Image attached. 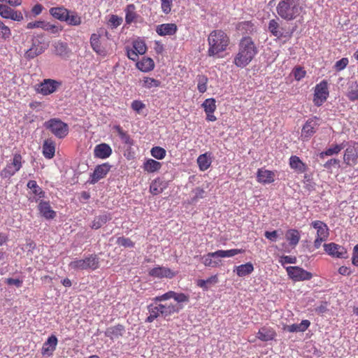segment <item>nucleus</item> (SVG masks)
<instances>
[{
	"label": "nucleus",
	"instance_id": "4c0bfd02",
	"mask_svg": "<svg viewBox=\"0 0 358 358\" xmlns=\"http://www.w3.org/2000/svg\"><path fill=\"white\" fill-rule=\"evenodd\" d=\"M254 271L253 264L250 262H248L245 264L236 266L234 271L239 277H244L250 274Z\"/></svg>",
	"mask_w": 358,
	"mask_h": 358
},
{
	"label": "nucleus",
	"instance_id": "aec40b11",
	"mask_svg": "<svg viewBox=\"0 0 358 358\" xmlns=\"http://www.w3.org/2000/svg\"><path fill=\"white\" fill-rule=\"evenodd\" d=\"M276 336L275 330L270 327H263L259 329L257 338L262 341L267 342L272 341Z\"/></svg>",
	"mask_w": 358,
	"mask_h": 358
},
{
	"label": "nucleus",
	"instance_id": "79ce46f5",
	"mask_svg": "<svg viewBox=\"0 0 358 358\" xmlns=\"http://www.w3.org/2000/svg\"><path fill=\"white\" fill-rule=\"evenodd\" d=\"M212 163V160L207 153L199 155L197 158V164L202 171L207 170Z\"/></svg>",
	"mask_w": 358,
	"mask_h": 358
},
{
	"label": "nucleus",
	"instance_id": "37998d69",
	"mask_svg": "<svg viewBox=\"0 0 358 358\" xmlns=\"http://www.w3.org/2000/svg\"><path fill=\"white\" fill-rule=\"evenodd\" d=\"M286 239L289 241L291 246L295 247L299 242L300 235L297 230L289 229L285 234Z\"/></svg>",
	"mask_w": 358,
	"mask_h": 358
},
{
	"label": "nucleus",
	"instance_id": "338daca9",
	"mask_svg": "<svg viewBox=\"0 0 358 358\" xmlns=\"http://www.w3.org/2000/svg\"><path fill=\"white\" fill-rule=\"evenodd\" d=\"M297 262L296 257L294 256H282L280 257L279 262L284 265L285 264H296Z\"/></svg>",
	"mask_w": 358,
	"mask_h": 358
},
{
	"label": "nucleus",
	"instance_id": "e433bc0d",
	"mask_svg": "<svg viewBox=\"0 0 358 358\" xmlns=\"http://www.w3.org/2000/svg\"><path fill=\"white\" fill-rule=\"evenodd\" d=\"M137 68L143 72L152 71L155 67L154 61L150 57H143L136 63Z\"/></svg>",
	"mask_w": 358,
	"mask_h": 358
},
{
	"label": "nucleus",
	"instance_id": "c756f323",
	"mask_svg": "<svg viewBox=\"0 0 358 358\" xmlns=\"http://www.w3.org/2000/svg\"><path fill=\"white\" fill-rule=\"evenodd\" d=\"M112 217L110 213H103L101 215L96 216L94 218L90 225V227L93 229H98L101 228L103 225H104L106 223H107L108 221H110Z\"/></svg>",
	"mask_w": 358,
	"mask_h": 358
},
{
	"label": "nucleus",
	"instance_id": "b1692460",
	"mask_svg": "<svg viewBox=\"0 0 358 358\" xmlns=\"http://www.w3.org/2000/svg\"><path fill=\"white\" fill-rule=\"evenodd\" d=\"M310 226L317 230V236L327 239L329 235V228L324 222L320 220L313 221Z\"/></svg>",
	"mask_w": 358,
	"mask_h": 358
},
{
	"label": "nucleus",
	"instance_id": "a878e982",
	"mask_svg": "<svg viewBox=\"0 0 358 358\" xmlns=\"http://www.w3.org/2000/svg\"><path fill=\"white\" fill-rule=\"evenodd\" d=\"M149 275L156 278H172L174 276V273L168 268L158 266L150 270Z\"/></svg>",
	"mask_w": 358,
	"mask_h": 358
},
{
	"label": "nucleus",
	"instance_id": "1a4fd4ad",
	"mask_svg": "<svg viewBox=\"0 0 358 358\" xmlns=\"http://www.w3.org/2000/svg\"><path fill=\"white\" fill-rule=\"evenodd\" d=\"M286 271L289 278L295 282L309 280L313 278V274L310 272L299 266H287Z\"/></svg>",
	"mask_w": 358,
	"mask_h": 358
},
{
	"label": "nucleus",
	"instance_id": "7c9ffc66",
	"mask_svg": "<svg viewBox=\"0 0 358 358\" xmlns=\"http://www.w3.org/2000/svg\"><path fill=\"white\" fill-rule=\"evenodd\" d=\"M53 46L55 48V52L57 55L63 58H67L69 57L71 50H69L67 43L59 41L55 42L53 44Z\"/></svg>",
	"mask_w": 358,
	"mask_h": 358
},
{
	"label": "nucleus",
	"instance_id": "a18cd8bd",
	"mask_svg": "<svg viewBox=\"0 0 358 358\" xmlns=\"http://www.w3.org/2000/svg\"><path fill=\"white\" fill-rule=\"evenodd\" d=\"M217 282V276L212 275L206 280H198L197 285L202 288L203 290H208L211 285L216 284Z\"/></svg>",
	"mask_w": 358,
	"mask_h": 358
},
{
	"label": "nucleus",
	"instance_id": "423d86ee",
	"mask_svg": "<svg viewBox=\"0 0 358 358\" xmlns=\"http://www.w3.org/2000/svg\"><path fill=\"white\" fill-rule=\"evenodd\" d=\"M43 126L58 138H64L69 134V126L59 118H52L44 122Z\"/></svg>",
	"mask_w": 358,
	"mask_h": 358
},
{
	"label": "nucleus",
	"instance_id": "603ef678",
	"mask_svg": "<svg viewBox=\"0 0 358 358\" xmlns=\"http://www.w3.org/2000/svg\"><path fill=\"white\" fill-rule=\"evenodd\" d=\"M161 85V81L156 80L153 78L144 77L143 87L148 89L159 87Z\"/></svg>",
	"mask_w": 358,
	"mask_h": 358
},
{
	"label": "nucleus",
	"instance_id": "864d4df0",
	"mask_svg": "<svg viewBox=\"0 0 358 358\" xmlns=\"http://www.w3.org/2000/svg\"><path fill=\"white\" fill-rule=\"evenodd\" d=\"M11 36V31L10 28L0 20V38L3 40L9 39Z\"/></svg>",
	"mask_w": 358,
	"mask_h": 358
},
{
	"label": "nucleus",
	"instance_id": "774afa93",
	"mask_svg": "<svg viewBox=\"0 0 358 358\" xmlns=\"http://www.w3.org/2000/svg\"><path fill=\"white\" fill-rule=\"evenodd\" d=\"M145 107V104L138 100H135L131 103V108L138 113H139Z\"/></svg>",
	"mask_w": 358,
	"mask_h": 358
},
{
	"label": "nucleus",
	"instance_id": "72a5a7b5",
	"mask_svg": "<svg viewBox=\"0 0 358 358\" xmlns=\"http://www.w3.org/2000/svg\"><path fill=\"white\" fill-rule=\"evenodd\" d=\"M55 153V144L51 139H47L43 145V155L46 159H52Z\"/></svg>",
	"mask_w": 358,
	"mask_h": 358
},
{
	"label": "nucleus",
	"instance_id": "5701e85b",
	"mask_svg": "<svg viewBox=\"0 0 358 358\" xmlns=\"http://www.w3.org/2000/svg\"><path fill=\"white\" fill-rule=\"evenodd\" d=\"M257 181L264 184H269L274 181L275 173L271 171L259 169L257 173Z\"/></svg>",
	"mask_w": 358,
	"mask_h": 358
},
{
	"label": "nucleus",
	"instance_id": "3c124183",
	"mask_svg": "<svg viewBox=\"0 0 358 358\" xmlns=\"http://www.w3.org/2000/svg\"><path fill=\"white\" fill-rule=\"evenodd\" d=\"M197 89L200 93H204L207 90L208 78L206 76L199 75L196 77Z\"/></svg>",
	"mask_w": 358,
	"mask_h": 358
},
{
	"label": "nucleus",
	"instance_id": "09e8293b",
	"mask_svg": "<svg viewBox=\"0 0 358 358\" xmlns=\"http://www.w3.org/2000/svg\"><path fill=\"white\" fill-rule=\"evenodd\" d=\"M213 252H208L206 255L202 257V262L206 266L216 267L219 265V261L216 260L217 257L213 256Z\"/></svg>",
	"mask_w": 358,
	"mask_h": 358
},
{
	"label": "nucleus",
	"instance_id": "a211bd4d",
	"mask_svg": "<svg viewBox=\"0 0 358 358\" xmlns=\"http://www.w3.org/2000/svg\"><path fill=\"white\" fill-rule=\"evenodd\" d=\"M90 45L92 50L98 55L105 56L106 50L101 42V36L98 33L92 34L90 39Z\"/></svg>",
	"mask_w": 358,
	"mask_h": 358
},
{
	"label": "nucleus",
	"instance_id": "de8ad7c7",
	"mask_svg": "<svg viewBox=\"0 0 358 358\" xmlns=\"http://www.w3.org/2000/svg\"><path fill=\"white\" fill-rule=\"evenodd\" d=\"M192 196L191 197L189 203L191 204H195L201 199L206 197V191L201 187H196L192 191Z\"/></svg>",
	"mask_w": 358,
	"mask_h": 358
},
{
	"label": "nucleus",
	"instance_id": "e2e57ef3",
	"mask_svg": "<svg viewBox=\"0 0 358 358\" xmlns=\"http://www.w3.org/2000/svg\"><path fill=\"white\" fill-rule=\"evenodd\" d=\"M173 299L177 302L176 304L182 305V303L188 302L189 297L188 295H186L184 293H177L175 292Z\"/></svg>",
	"mask_w": 358,
	"mask_h": 358
},
{
	"label": "nucleus",
	"instance_id": "c9c22d12",
	"mask_svg": "<svg viewBox=\"0 0 358 358\" xmlns=\"http://www.w3.org/2000/svg\"><path fill=\"white\" fill-rule=\"evenodd\" d=\"M310 325V322L308 320H303L301 321L300 324H293L292 325H288L285 327V329L289 332H303Z\"/></svg>",
	"mask_w": 358,
	"mask_h": 358
},
{
	"label": "nucleus",
	"instance_id": "f03ea898",
	"mask_svg": "<svg viewBox=\"0 0 358 358\" xmlns=\"http://www.w3.org/2000/svg\"><path fill=\"white\" fill-rule=\"evenodd\" d=\"M304 8L303 0H280L275 10L280 18L288 22L301 16Z\"/></svg>",
	"mask_w": 358,
	"mask_h": 358
},
{
	"label": "nucleus",
	"instance_id": "680f3d73",
	"mask_svg": "<svg viewBox=\"0 0 358 358\" xmlns=\"http://www.w3.org/2000/svg\"><path fill=\"white\" fill-rule=\"evenodd\" d=\"M43 29L52 34H57L62 31V28H59L58 26L45 22H44Z\"/></svg>",
	"mask_w": 358,
	"mask_h": 358
},
{
	"label": "nucleus",
	"instance_id": "bb28decb",
	"mask_svg": "<svg viewBox=\"0 0 358 358\" xmlns=\"http://www.w3.org/2000/svg\"><path fill=\"white\" fill-rule=\"evenodd\" d=\"M27 187L30 189L35 195L32 199H30L31 201L38 202L40 199L45 197V192L38 185L35 180H29L27 182Z\"/></svg>",
	"mask_w": 358,
	"mask_h": 358
},
{
	"label": "nucleus",
	"instance_id": "c85d7f7f",
	"mask_svg": "<svg viewBox=\"0 0 358 358\" xmlns=\"http://www.w3.org/2000/svg\"><path fill=\"white\" fill-rule=\"evenodd\" d=\"M124 331L125 329L123 325L117 324L107 328L104 331V334L106 336L109 337L110 339L113 340L122 336Z\"/></svg>",
	"mask_w": 358,
	"mask_h": 358
},
{
	"label": "nucleus",
	"instance_id": "13d9d810",
	"mask_svg": "<svg viewBox=\"0 0 358 358\" xmlns=\"http://www.w3.org/2000/svg\"><path fill=\"white\" fill-rule=\"evenodd\" d=\"M122 17L116 15H110V19L108 20V25L110 27L111 29H116L122 24Z\"/></svg>",
	"mask_w": 358,
	"mask_h": 358
},
{
	"label": "nucleus",
	"instance_id": "20e7f679",
	"mask_svg": "<svg viewBox=\"0 0 358 358\" xmlns=\"http://www.w3.org/2000/svg\"><path fill=\"white\" fill-rule=\"evenodd\" d=\"M229 41V37L224 31L217 29L211 31L208 37V55L219 57L220 53L227 50Z\"/></svg>",
	"mask_w": 358,
	"mask_h": 358
},
{
	"label": "nucleus",
	"instance_id": "49530a36",
	"mask_svg": "<svg viewBox=\"0 0 358 358\" xmlns=\"http://www.w3.org/2000/svg\"><path fill=\"white\" fill-rule=\"evenodd\" d=\"M115 129L117 131V134L123 143L129 146H131L134 144V141L130 138L129 135L119 125L115 126Z\"/></svg>",
	"mask_w": 358,
	"mask_h": 358
},
{
	"label": "nucleus",
	"instance_id": "0eeeda50",
	"mask_svg": "<svg viewBox=\"0 0 358 358\" xmlns=\"http://www.w3.org/2000/svg\"><path fill=\"white\" fill-rule=\"evenodd\" d=\"M22 156L15 153L10 162H8L6 166L0 172V176L2 179H10L22 167Z\"/></svg>",
	"mask_w": 358,
	"mask_h": 358
},
{
	"label": "nucleus",
	"instance_id": "a19ab883",
	"mask_svg": "<svg viewBox=\"0 0 358 358\" xmlns=\"http://www.w3.org/2000/svg\"><path fill=\"white\" fill-rule=\"evenodd\" d=\"M64 22L71 26H78L82 23V19L76 11L69 10L66 19Z\"/></svg>",
	"mask_w": 358,
	"mask_h": 358
},
{
	"label": "nucleus",
	"instance_id": "bf43d9fd",
	"mask_svg": "<svg viewBox=\"0 0 358 358\" xmlns=\"http://www.w3.org/2000/svg\"><path fill=\"white\" fill-rule=\"evenodd\" d=\"M117 243L124 248H133L134 246V243L130 238L124 236L117 238Z\"/></svg>",
	"mask_w": 358,
	"mask_h": 358
},
{
	"label": "nucleus",
	"instance_id": "c03bdc74",
	"mask_svg": "<svg viewBox=\"0 0 358 358\" xmlns=\"http://www.w3.org/2000/svg\"><path fill=\"white\" fill-rule=\"evenodd\" d=\"M346 96L351 101L358 100V84L357 82L350 83Z\"/></svg>",
	"mask_w": 358,
	"mask_h": 358
},
{
	"label": "nucleus",
	"instance_id": "9b49d317",
	"mask_svg": "<svg viewBox=\"0 0 358 358\" xmlns=\"http://www.w3.org/2000/svg\"><path fill=\"white\" fill-rule=\"evenodd\" d=\"M111 167L112 166L108 162L97 165L94 172L90 175V183L94 185L101 179L105 178Z\"/></svg>",
	"mask_w": 358,
	"mask_h": 358
},
{
	"label": "nucleus",
	"instance_id": "6e6552de",
	"mask_svg": "<svg viewBox=\"0 0 358 358\" xmlns=\"http://www.w3.org/2000/svg\"><path fill=\"white\" fill-rule=\"evenodd\" d=\"M329 96L328 83L325 80L317 84L315 87L314 103L317 106H322Z\"/></svg>",
	"mask_w": 358,
	"mask_h": 358
},
{
	"label": "nucleus",
	"instance_id": "0e129e2a",
	"mask_svg": "<svg viewBox=\"0 0 358 358\" xmlns=\"http://www.w3.org/2000/svg\"><path fill=\"white\" fill-rule=\"evenodd\" d=\"M348 59L346 57H343L341 59L337 61L334 64V69L337 71H341L343 70L347 65L348 64Z\"/></svg>",
	"mask_w": 358,
	"mask_h": 358
},
{
	"label": "nucleus",
	"instance_id": "8fccbe9b",
	"mask_svg": "<svg viewBox=\"0 0 358 358\" xmlns=\"http://www.w3.org/2000/svg\"><path fill=\"white\" fill-rule=\"evenodd\" d=\"M135 6L134 4L127 5L125 12V21L127 24H131L136 18L137 15L135 12Z\"/></svg>",
	"mask_w": 358,
	"mask_h": 358
},
{
	"label": "nucleus",
	"instance_id": "4d7b16f0",
	"mask_svg": "<svg viewBox=\"0 0 358 358\" xmlns=\"http://www.w3.org/2000/svg\"><path fill=\"white\" fill-rule=\"evenodd\" d=\"M133 48L138 53V55L145 54L147 50L145 43L141 40L134 41L133 42Z\"/></svg>",
	"mask_w": 358,
	"mask_h": 358
},
{
	"label": "nucleus",
	"instance_id": "f257e3e1",
	"mask_svg": "<svg viewBox=\"0 0 358 358\" xmlns=\"http://www.w3.org/2000/svg\"><path fill=\"white\" fill-rule=\"evenodd\" d=\"M174 295L175 292L169 291L162 295L153 298L152 299V303L147 307L149 315L145 319V322L151 323L159 317L168 320L174 313H178L183 308L182 305L161 303L170 299H173Z\"/></svg>",
	"mask_w": 358,
	"mask_h": 358
},
{
	"label": "nucleus",
	"instance_id": "393cba45",
	"mask_svg": "<svg viewBox=\"0 0 358 358\" xmlns=\"http://www.w3.org/2000/svg\"><path fill=\"white\" fill-rule=\"evenodd\" d=\"M177 26L173 23L162 24L157 27L156 32L159 36H172L176 34Z\"/></svg>",
	"mask_w": 358,
	"mask_h": 358
},
{
	"label": "nucleus",
	"instance_id": "412c9836",
	"mask_svg": "<svg viewBox=\"0 0 358 358\" xmlns=\"http://www.w3.org/2000/svg\"><path fill=\"white\" fill-rule=\"evenodd\" d=\"M278 19H272L269 21L268 25V30L272 34L273 36L278 38L285 37V29L280 27Z\"/></svg>",
	"mask_w": 358,
	"mask_h": 358
},
{
	"label": "nucleus",
	"instance_id": "7ed1b4c3",
	"mask_svg": "<svg viewBox=\"0 0 358 358\" xmlns=\"http://www.w3.org/2000/svg\"><path fill=\"white\" fill-rule=\"evenodd\" d=\"M257 48L252 38L243 37L238 44V52L234 59V64L240 68L245 67L257 54Z\"/></svg>",
	"mask_w": 358,
	"mask_h": 358
},
{
	"label": "nucleus",
	"instance_id": "473e14b6",
	"mask_svg": "<svg viewBox=\"0 0 358 358\" xmlns=\"http://www.w3.org/2000/svg\"><path fill=\"white\" fill-rule=\"evenodd\" d=\"M69 10L63 6L52 7L50 9V14L55 19L64 22L66 19Z\"/></svg>",
	"mask_w": 358,
	"mask_h": 358
},
{
	"label": "nucleus",
	"instance_id": "6e6d98bb",
	"mask_svg": "<svg viewBox=\"0 0 358 358\" xmlns=\"http://www.w3.org/2000/svg\"><path fill=\"white\" fill-rule=\"evenodd\" d=\"M341 152V147H338L337 145H333L325 151L322 152L320 154V157L323 158L324 156H332L337 155Z\"/></svg>",
	"mask_w": 358,
	"mask_h": 358
},
{
	"label": "nucleus",
	"instance_id": "ddd939ff",
	"mask_svg": "<svg viewBox=\"0 0 358 358\" xmlns=\"http://www.w3.org/2000/svg\"><path fill=\"white\" fill-rule=\"evenodd\" d=\"M0 16L5 19L20 22L23 20V15L19 10H15L8 6L0 3Z\"/></svg>",
	"mask_w": 358,
	"mask_h": 358
},
{
	"label": "nucleus",
	"instance_id": "5fc2aeb1",
	"mask_svg": "<svg viewBox=\"0 0 358 358\" xmlns=\"http://www.w3.org/2000/svg\"><path fill=\"white\" fill-rule=\"evenodd\" d=\"M150 152H151L152 156L157 159H164L165 157L166 153V150L163 148H161L159 146L153 147L151 149Z\"/></svg>",
	"mask_w": 358,
	"mask_h": 358
},
{
	"label": "nucleus",
	"instance_id": "2eb2a0df",
	"mask_svg": "<svg viewBox=\"0 0 358 358\" xmlns=\"http://www.w3.org/2000/svg\"><path fill=\"white\" fill-rule=\"evenodd\" d=\"M215 103L216 101L215 99L209 98L206 99L201 104V106L206 114L207 121L215 122L217 120L216 117L213 115L217 108Z\"/></svg>",
	"mask_w": 358,
	"mask_h": 358
},
{
	"label": "nucleus",
	"instance_id": "2f4dec72",
	"mask_svg": "<svg viewBox=\"0 0 358 358\" xmlns=\"http://www.w3.org/2000/svg\"><path fill=\"white\" fill-rule=\"evenodd\" d=\"M358 155L355 153L353 148H348L343 155V161L348 165L354 166L357 164Z\"/></svg>",
	"mask_w": 358,
	"mask_h": 358
},
{
	"label": "nucleus",
	"instance_id": "4be33fe9",
	"mask_svg": "<svg viewBox=\"0 0 358 358\" xmlns=\"http://www.w3.org/2000/svg\"><path fill=\"white\" fill-rule=\"evenodd\" d=\"M57 338L55 336H50L48 340L43 343L41 353L43 355H52V352L55 350L57 345Z\"/></svg>",
	"mask_w": 358,
	"mask_h": 358
},
{
	"label": "nucleus",
	"instance_id": "69168bd1",
	"mask_svg": "<svg viewBox=\"0 0 358 358\" xmlns=\"http://www.w3.org/2000/svg\"><path fill=\"white\" fill-rule=\"evenodd\" d=\"M172 1V0H161L162 10L165 14L171 12Z\"/></svg>",
	"mask_w": 358,
	"mask_h": 358
},
{
	"label": "nucleus",
	"instance_id": "cd10ccee",
	"mask_svg": "<svg viewBox=\"0 0 358 358\" xmlns=\"http://www.w3.org/2000/svg\"><path fill=\"white\" fill-rule=\"evenodd\" d=\"M289 164L298 173H305L307 170V166L296 155L290 157Z\"/></svg>",
	"mask_w": 358,
	"mask_h": 358
},
{
	"label": "nucleus",
	"instance_id": "dca6fc26",
	"mask_svg": "<svg viewBox=\"0 0 358 358\" xmlns=\"http://www.w3.org/2000/svg\"><path fill=\"white\" fill-rule=\"evenodd\" d=\"M112 148L106 143H100L94 148V156L96 158L106 159L112 155Z\"/></svg>",
	"mask_w": 358,
	"mask_h": 358
},
{
	"label": "nucleus",
	"instance_id": "f8f14e48",
	"mask_svg": "<svg viewBox=\"0 0 358 358\" xmlns=\"http://www.w3.org/2000/svg\"><path fill=\"white\" fill-rule=\"evenodd\" d=\"M318 127L319 124L316 120V117L308 119L302 127L301 139L303 141H308L317 131Z\"/></svg>",
	"mask_w": 358,
	"mask_h": 358
},
{
	"label": "nucleus",
	"instance_id": "58836bf2",
	"mask_svg": "<svg viewBox=\"0 0 358 358\" xmlns=\"http://www.w3.org/2000/svg\"><path fill=\"white\" fill-rule=\"evenodd\" d=\"M243 252V250L241 249H231L228 250H219L214 252V255L213 256H215L218 258H226V257H231L236 255L241 254Z\"/></svg>",
	"mask_w": 358,
	"mask_h": 358
},
{
	"label": "nucleus",
	"instance_id": "f704fd0d",
	"mask_svg": "<svg viewBox=\"0 0 358 358\" xmlns=\"http://www.w3.org/2000/svg\"><path fill=\"white\" fill-rule=\"evenodd\" d=\"M166 187V182L161 180L160 178H157L151 182L150 186V192L154 195H157L162 193Z\"/></svg>",
	"mask_w": 358,
	"mask_h": 358
},
{
	"label": "nucleus",
	"instance_id": "9d476101",
	"mask_svg": "<svg viewBox=\"0 0 358 358\" xmlns=\"http://www.w3.org/2000/svg\"><path fill=\"white\" fill-rule=\"evenodd\" d=\"M62 85V82L53 79H45L39 85L37 90L43 95H49L54 93Z\"/></svg>",
	"mask_w": 358,
	"mask_h": 358
},
{
	"label": "nucleus",
	"instance_id": "f3484780",
	"mask_svg": "<svg viewBox=\"0 0 358 358\" xmlns=\"http://www.w3.org/2000/svg\"><path fill=\"white\" fill-rule=\"evenodd\" d=\"M47 48L46 45H43L40 41H34L31 47L25 52V57L31 59L42 54Z\"/></svg>",
	"mask_w": 358,
	"mask_h": 358
},
{
	"label": "nucleus",
	"instance_id": "052dcab7",
	"mask_svg": "<svg viewBox=\"0 0 358 358\" xmlns=\"http://www.w3.org/2000/svg\"><path fill=\"white\" fill-rule=\"evenodd\" d=\"M292 74L295 80L299 81L305 77L306 72L303 67L296 66L293 69Z\"/></svg>",
	"mask_w": 358,
	"mask_h": 358
},
{
	"label": "nucleus",
	"instance_id": "6ab92c4d",
	"mask_svg": "<svg viewBox=\"0 0 358 358\" xmlns=\"http://www.w3.org/2000/svg\"><path fill=\"white\" fill-rule=\"evenodd\" d=\"M38 209L40 214L47 220H52L56 217V212L52 209L49 201H41Z\"/></svg>",
	"mask_w": 358,
	"mask_h": 358
},
{
	"label": "nucleus",
	"instance_id": "ea45409f",
	"mask_svg": "<svg viewBox=\"0 0 358 358\" xmlns=\"http://www.w3.org/2000/svg\"><path fill=\"white\" fill-rule=\"evenodd\" d=\"M162 167V164L156 160L152 159H147L143 164V169L144 171L153 173L159 171Z\"/></svg>",
	"mask_w": 358,
	"mask_h": 358
},
{
	"label": "nucleus",
	"instance_id": "4468645a",
	"mask_svg": "<svg viewBox=\"0 0 358 358\" xmlns=\"http://www.w3.org/2000/svg\"><path fill=\"white\" fill-rule=\"evenodd\" d=\"M324 248L325 252L330 256L341 259L347 257L346 249L335 243L324 244Z\"/></svg>",
	"mask_w": 358,
	"mask_h": 358
},
{
	"label": "nucleus",
	"instance_id": "39448f33",
	"mask_svg": "<svg viewBox=\"0 0 358 358\" xmlns=\"http://www.w3.org/2000/svg\"><path fill=\"white\" fill-rule=\"evenodd\" d=\"M71 269L80 270H95L99 267V259L95 255H90L85 259L74 258L69 264Z\"/></svg>",
	"mask_w": 358,
	"mask_h": 358
}]
</instances>
